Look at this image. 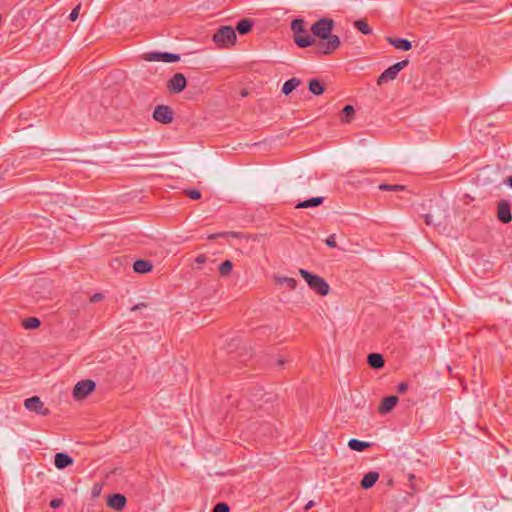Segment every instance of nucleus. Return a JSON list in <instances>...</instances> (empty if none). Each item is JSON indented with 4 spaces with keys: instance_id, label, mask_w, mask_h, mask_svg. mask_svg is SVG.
<instances>
[{
    "instance_id": "1",
    "label": "nucleus",
    "mask_w": 512,
    "mask_h": 512,
    "mask_svg": "<svg viewBox=\"0 0 512 512\" xmlns=\"http://www.w3.org/2000/svg\"><path fill=\"white\" fill-rule=\"evenodd\" d=\"M334 28V21L330 18H321L312 24L310 31L312 36L321 40L317 46L318 50L324 54L329 55L336 51L341 44L340 38L337 35L332 34Z\"/></svg>"
},
{
    "instance_id": "40",
    "label": "nucleus",
    "mask_w": 512,
    "mask_h": 512,
    "mask_svg": "<svg viewBox=\"0 0 512 512\" xmlns=\"http://www.w3.org/2000/svg\"><path fill=\"white\" fill-rule=\"evenodd\" d=\"M224 236V233H215L208 236V239H216L218 237Z\"/></svg>"
},
{
    "instance_id": "34",
    "label": "nucleus",
    "mask_w": 512,
    "mask_h": 512,
    "mask_svg": "<svg viewBox=\"0 0 512 512\" xmlns=\"http://www.w3.org/2000/svg\"><path fill=\"white\" fill-rule=\"evenodd\" d=\"M325 242L329 247L335 248L337 246L335 234L330 235Z\"/></svg>"
},
{
    "instance_id": "36",
    "label": "nucleus",
    "mask_w": 512,
    "mask_h": 512,
    "mask_svg": "<svg viewBox=\"0 0 512 512\" xmlns=\"http://www.w3.org/2000/svg\"><path fill=\"white\" fill-rule=\"evenodd\" d=\"M408 390V384L405 382H401L397 385V392L400 394L405 393Z\"/></svg>"
},
{
    "instance_id": "11",
    "label": "nucleus",
    "mask_w": 512,
    "mask_h": 512,
    "mask_svg": "<svg viewBox=\"0 0 512 512\" xmlns=\"http://www.w3.org/2000/svg\"><path fill=\"white\" fill-rule=\"evenodd\" d=\"M186 84L187 81L185 76L182 73H176L168 81L167 88L173 93H180L185 89Z\"/></svg>"
},
{
    "instance_id": "44",
    "label": "nucleus",
    "mask_w": 512,
    "mask_h": 512,
    "mask_svg": "<svg viewBox=\"0 0 512 512\" xmlns=\"http://www.w3.org/2000/svg\"><path fill=\"white\" fill-rule=\"evenodd\" d=\"M414 479H415V476H414V475H412V474H410V475H409V481H410V482H412Z\"/></svg>"
},
{
    "instance_id": "30",
    "label": "nucleus",
    "mask_w": 512,
    "mask_h": 512,
    "mask_svg": "<svg viewBox=\"0 0 512 512\" xmlns=\"http://www.w3.org/2000/svg\"><path fill=\"white\" fill-rule=\"evenodd\" d=\"M379 189L382 191H402L405 186L398 184H380Z\"/></svg>"
},
{
    "instance_id": "47",
    "label": "nucleus",
    "mask_w": 512,
    "mask_h": 512,
    "mask_svg": "<svg viewBox=\"0 0 512 512\" xmlns=\"http://www.w3.org/2000/svg\"><path fill=\"white\" fill-rule=\"evenodd\" d=\"M97 492H98V489H95V488H94L93 493L96 495V494H97Z\"/></svg>"
},
{
    "instance_id": "29",
    "label": "nucleus",
    "mask_w": 512,
    "mask_h": 512,
    "mask_svg": "<svg viewBox=\"0 0 512 512\" xmlns=\"http://www.w3.org/2000/svg\"><path fill=\"white\" fill-rule=\"evenodd\" d=\"M277 282L279 284H285L287 285L290 289H295L296 286H297V281L296 279L294 278H291V277H278L276 278Z\"/></svg>"
},
{
    "instance_id": "10",
    "label": "nucleus",
    "mask_w": 512,
    "mask_h": 512,
    "mask_svg": "<svg viewBox=\"0 0 512 512\" xmlns=\"http://www.w3.org/2000/svg\"><path fill=\"white\" fill-rule=\"evenodd\" d=\"M497 218L504 224L512 221L511 203L508 200L499 201L497 205Z\"/></svg>"
},
{
    "instance_id": "7",
    "label": "nucleus",
    "mask_w": 512,
    "mask_h": 512,
    "mask_svg": "<svg viewBox=\"0 0 512 512\" xmlns=\"http://www.w3.org/2000/svg\"><path fill=\"white\" fill-rule=\"evenodd\" d=\"M95 389V382L92 380H81L73 389V397L77 400H81L89 395Z\"/></svg>"
},
{
    "instance_id": "20",
    "label": "nucleus",
    "mask_w": 512,
    "mask_h": 512,
    "mask_svg": "<svg viewBox=\"0 0 512 512\" xmlns=\"http://www.w3.org/2000/svg\"><path fill=\"white\" fill-rule=\"evenodd\" d=\"M152 264L147 260H136L133 264V269L136 273L144 274L152 270Z\"/></svg>"
},
{
    "instance_id": "35",
    "label": "nucleus",
    "mask_w": 512,
    "mask_h": 512,
    "mask_svg": "<svg viewBox=\"0 0 512 512\" xmlns=\"http://www.w3.org/2000/svg\"><path fill=\"white\" fill-rule=\"evenodd\" d=\"M63 505V500L60 498H55L50 501V506L54 509L59 508Z\"/></svg>"
},
{
    "instance_id": "4",
    "label": "nucleus",
    "mask_w": 512,
    "mask_h": 512,
    "mask_svg": "<svg viewBox=\"0 0 512 512\" xmlns=\"http://www.w3.org/2000/svg\"><path fill=\"white\" fill-rule=\"evenodd\" d=\"M235 29L231 26H221L214 34L213 41L223 48H229L236 42Z\"/></svg>"
},
{
    "instance_id": "32",
    "label": "nucleus",
    "mask_w": 512,
    "mask_h": 512,
    "mask_svg": "<svg viewBox=\"0 0 512 512\" xmlns=\"http://www.w3.org/2000/svg\"><path fill=\"white\" fill-rule=\"evenodd\" d=\"M184 192H185V194H186L189 198H191V199H193V200H197V199H200V198H201V193H200V191H198V190H195V189H188V190H185Z\"/></svg>"
},
{
    "instance_id": "43",
    "label": "nucleus",
    "mask_w": 512,
    "mask_h": 512,
    "mask_svg": "<svg viewBox=\"0 0 512 512\" xmlns=\"http://www.w3.org/2000/svg\"><path fill=\"white\" fill-rule=\"evenodd\" d=\"M247 95H248L247 90L244 89V90L241 91V96L242 97H246Z\"/></svg>"
},
{
    "instance_id": "6",
    "label": "nucleus",
    "mask_w": 512,
    "mask_h": 512,
    "mask_svg": "<svg viewBox=\"0 0 512 512\" xmlns=\"http://www.w3.org/2000/svg\"><path fill=\"white\" fill-rule=\"evenodd\" d=\"M143 59L149 62L173 63L180 60V55L169 52H149L143 55Z\"/></svg>"
},
{
    "instance_id": "23",
    "label": "nucleus",
    "mask_w": 512,
    "mask_h": 512,
    "mask_svg": "<svg viewBox=\"0 0 512 512\" xmlns=\"http://www.w3.org/2000/svg\"><path fill=\"white\" fill-rule=\"evenodd\" d=\"M308 88L314 95H321L325 90L323 84L318 79H311Z\"/></svg>"
},
{
    "instance_id": "15",
    "label": "nucleus",
    "mask_w": 512,
    "mask_h": 512,
    "mask_svg": "<svg viewBox=\"0 0 512 512\" xmlns=\"http://www.w3.org/2000/svg\"><path fill=\"white\" fill-rule=\"evenodd\" d=\"M379 479V473L376 471H370L364 475L361 480V487L363 489H369L375 485Z\"/></svg>"
},
{
    "instance_id": "16",
    "label": "nucleus",
    "mask_w": 512,
    "mask_h": 512,
    "mask_svg": "<svg viewBox=\"0 0 512 512\" xmlns=\"http://www.w3.org/2000/svg\"><path fill=\"white\" fill-rule=\"evenodd\" d=\"M367 363L371 368L381 369L384 366V358L379 353H370L367 357Z\"/></svg>"
},
{
    "instance_id": "26",
    "label": "nucleus",
    "mask_w": 512,
    "mask_h": 512,
    "mask_svg": "<svg viewBox=\"0 0 512 512\" xmlns=\"http://www.w3.org/2000/svg\"><path fill=\"white\" fill-rule=\"evenodd\" d=\"M354 27L365 35H368L372 32V29L369 27L366 20L361 19V20L355 21Z\"/></svg>"
},
{
    "instance_id": "14",
    "label": "nucleus",
    "mask_w": 512,
    "mask_h": 512,
    "mask_svg": "<svg viewBox=\"0 0 512 512\" xmlns=\"http://www.w3.org/2000/svg\"><path fill=\"white\" fill-rule=\"evenodd\" d=\"M398 401H399L398 397L394 396V395L385 397L382 400V403H381V405L379 407V412L381 414H386V413L390 412L396 406Z\"/></svg>"
},
{
    "instance_id": "41",
    "label": "nucleus",
    "mask_w": 512,
    "mask_h": 512,
    "mask_svg": "<svg viewBox=\"0 0 512 512\" xmlns=\"http://www.w3.org/2000/svg\"><path fill=\"white\" fill-rule=\"evenodd\" d=\"M314 505H315L314 501H312V500H311V501H309V502L305 505L304 509H305L306 511H307V510H310Z\"/></svg>"
},
{
    "instance_id": "39",
    "label": "nucleus",
    "mask_w": 512,
    "mask_h": 512,
    "mask_svg": "<svg viewBox=\"0 0 512 512\" xmlns=\"http://www.w3.org/2000/svg\"><path fill=\"white\" fill-rule=\"evenodd\" d=\"M102 294L100 293H96L94 294L92 297H91V301L92 302H97V301H100L102 299Z\"/></svg>"
},
{
    "instance_id": "13",
    "label": "nucleus",
    "mask_w": 512,
    "mask_h": 512,
    "mask_svg": "<svg viewBox=\"0 0 512 512\" xmlns=\"http://www.w3.org/2000/svg\"><path fill=\"white\" fill-rule=\"evenodd\" d=\"M73 463V458L66 453H56L54 457V465L57 469L62 470Z\"/></svg>"
},
{
    "instance_id": "27",
    "label": "nucleus",
    "mask_w": 512,
    "mask_h": 512,
    "mask_svg": "<svg viewBox=\"0 0 512 512\" xmlns=\"http://www.w3.org/2000/svg\"><path fill=\"white\" fill-rule=\"evenodd\" d=\"M22 326L28 330L36 329L40 326V320L36 317H29L23 320Z\"/></svg>"
},
{
    "instance_id": "38",
    "label": "nucleus",
    "mask_w": 512,
    "mask_h": 512,
    "mask_svg": "<svg viewBox=\"0 0 512 512\" xmlns=\"http://www.w3.org/2000/svg\"><path fill=\"white\" fill-rule=\"evenodd\" d=\"M147 305L145 303H138L136 305H134L132 308H131V311H136V310H140L142 308H146Z\"/></svg>"
},
{
    "instance_id": "2",
    "label": "nucleus",
    "mask_w": 512,
    "mask_h": 512,
    "mask_svg": "<svg viewBox=\"0 0 512 512\" xmlns=\"http://www.w3.org/2000/svg\"><path fill=\"white\" fill-rule=\"evenodd\" d=\"M291 30L295 44L300 48H307L316 43L315 38L309 34L306 22L303 19H294L291 22Z\"/></svg>"
},
{
    "instance_id": "42",
    "label": "nucleus",
    "mask_w": 512,
    "mask_h": 512,
    "mask_svg": "<svg viewBox=\"0 0 512 512\" xmlns=\"http://www.w3.org/2000/svg\"><path fill=\"white\" fill-rule=\"evenodd\" d=\"M506 183L512 187V176L507 178Z\"/></svg>"
},
{
    "instance_id": "8",
    "label": "nucleus",
    "mask_w": 512,
    "mask_h": 512,
    "mask_svg": "<svg viewBox=\"0 0 512 512\" xmlns=\"http://www.w3.org/2000/svg\"><path fill=\"white\" fill-rule=\"evenodd\" d=\"M153 118L162 124H169L173 121V110L167 105H158L154 109Z\"/></svg>"
},
{
    "instance_id": "17",
    "label": "nucleus",
    "mask_w": 512,
    "mask_h": 512,
    "mask_svg": "<svg viewBox=\"0 0 512 512\" xmlns=\"http://www.w3.org/2000/svg\"><path fill=\"white\" fill-rule=\"evenodd\" d=\"M254 25V21L249 18H244L240 20L237 25L235 31L237 30L240 35H245L249 33Z\"/></svg>"
},
{
    "instance_id": "9",
    "label": "nucleus",
    "mask_w": 512,
    "mask_h": 512,
    "mask_svg": "<svg viewBox=\"0 0 512 512\" xmlns=\"http://www.w3.org/2000/svg\"><path fill=\"white\" fill-rule=\"evenodd\" d=\"M24 406L29 411L35 412L39 415L46 416L50 413L48 408L44 407L43 402L38 396H33L24 401Z\"/></svg>"
},
{
    "instance_id": "3",
    "label": "nucleus",
    "mask_w": 512,
    "mask_h": 512,
    "mask_svg": "<svg viewBox=\"0 0 512 512\" xmlns=\"http://www.w3.org/2000/svg\"><path fill=\"white\" fill-rule=\"evenodd\" d=\"M299 273L305 279L309 288L315 291L317 294L325 296L329 293L330 287L322 277L312 274L305 269H300Z\"/></svg>"
},
{
    "instance_id": "5",
    "label": "nucleus",
    "mask_w": 512,
    "mask_h": 512,
    "mask_svg": "<svg viewBox=\"0 0 512 512\" xmlns=\"http://www.w3.org/2000/svg\"><path fill=\"white\" fill-rule=\"evenodd\" d=\"M409 64V60L405 59L393 64L384 70L377 79V84L382 85L390 80L396 79L399 72Z\"/></svg>"
},
{
    "instance_id": "18",
    "label": "nucleus",
    "mask_w": 512,
    "mask_h": 512,
    "mask_svg": "<svg viewBox=\"0 0 512 512\" xmlns=\"http://www.w3.org/2000/svg\"><path fill=\"white\" fill-rule=\"evenodd\" d=\"M389 43L396 49L408 51L411 49L412 44L409 40L403 38H389Z\"/></svg>"
},
{
    "instance_id": "31",
    "label": "nucleus",
    "mask_w": 512,
    "mask_h": 512,
    "mask_svg": "<svg viewBox=\"0 0 512 512\" xmlns=\"http://www.w3.org/2000/svg\"><path fill=\"white\" fill-rule=\"evenodd\" d=\"M230 508L227 503L225 502H219L217 503L212 512H229Z\"/></svg>"
},
{
    "instance_id": "24",
    "label": "nucleus",
    "mask_w": 512,
    "mask_h": 512,
    "mask_svg": "<svg viewBox=\"0 0 512 512\" xmlns=\"http://www.w3.org/2000/svg\"><path fill=\"white\" fill-rule=\"evenodd\" d=\"M424 221L426 225L430 226L433 225L435 227H440L443 223L441 217L435 216L433 213H427L424 215Z\"/></svg>"
},
{
    "instance_id": "22",
    "label": "nucleus",
    "mask_w": 512,
    "mask_h": 512,
    "mask_svg": "<svg viewBox=\"0 0 512 512\" xmlns=\"http://www.w3.org/2000/svg\"><path fill=\"white\" fill-rule=\"evenodd\" d=\"M301 81L298 78H291L287 80L282 86V93L289 95L294 89L300 85Z\"/></svg>"
},
{
    "instance_id": "19",
    "label": "nucleus",
    "mask_w": 512,
    "mask_h": 512,
    "mask_svg": "<svg viewBox=\"0 0 512 512\" xmlns=\"http://www.w3.org/2000/svg\"><path fill=\"white\" fill-rule=\"evenodd\" d=\"M324 201V197L318 196V197H312L310 199L304 200L302 202H299L295 208L301 209V208H311V207H317L321 205Z\"/></svg>"
},
{
    "instance_id": "25",
    "label": "nucleus",
    "mask_w": 512,
    "mask_h": 512,
    "mask_svg": "<svg viewBox=\"0 0 512 512\" xmlns=\"http://www.w3.org/2000/svg\"><path fill=\"white\" fill-rule=\"evenodd\" d=\"M355 114V109L352 105H346L342 109V122L349 123Z\"/></svg>"
},
{
    "instance_id": "21",
    "label": "nucleus",
    "mask_w": 512,
    "mask_h": 512,
    "mask_svg": "<svg viewBox=\"0 0 512 512\" xmlns=\"http://www.w3.org/2000/svg\"><path fill=\"white\" fill-rule=\"evenodd\" d=\"M370 443L369 442H365V441H361V440H358V439H350L349 442H348V447L351 449V450H354V451H357V452H362L364 451L366 448L370 447Z\"/></svg>"
},
{
    "instance_id": "28",
    "label": "nucleus",
    "mask_w": 512,
    "mask_h": 512,
    "mask_svg": "<svg viewBox=\"0 0 512 512\" xmlns=\"http://www.w3.org/2000/svg\"><path fill=\"white\" fill-rule=\"evenodd\" d=\"M232 268H233L232 262L230 260H225L219 266V273L222 276H227L231 272Z\"/></svg>"
},
{
    "instance_id": "12",
    "label": "nucleus",
    "mask_w": 512,
    "mask_h": 512,
    "mask_svg": "<svg viewBox=\"0 0 512 512\" xmlns=\"http://www.w3.org/2000/svg\"><path fill=\"white\" fill-rule=\"evenodd\" d=\"M126 502V497L117 493L109 496L107 505L114 510L121 511L124 509Z\"/></svg>"
},
{
    "instance_id": "45",
    "label": "nucleus",
    "mask_w": 512,
    "mask_h": 512,
    "mask_svg": "<svg viewBox=\"0 0 512 512\" xmlns=\"http://www.w3.org/2000/svg\"><path fill=\"white\" fill-rule=\"evenodd\" d=\"M284 364V360L280 359L279 360V365L282 366Z\"/></svg>"
},
{
    "instance_id": "33",
    "label": "nucleus",
    "mask_w": 512,
    "mask_h": 512,
    "mask_svg": "<svg viewBox=\"0 0 512 512\" xmlns=\"http://www.w3.org/2000/svg\"><path fill=\"white\" fill-rule=\"evenodd\" d=\"M79 11H80V5L76 6L70 13L69 15V19L71 21H75L77 18H78V15H79Z\"/></svg>"
},
{
    "instance_id": "37",
    "label": "nucleus",
    "mask_w": 512,
    "mask_h": 512,
    "mask_svg": "<svg viewBox=\"0 0 512 512\" xmlns=\"http://www.w3.org/2000/svg\"><path fill=\"white\" fill-rule=\"evenodd\" d=\"M195 262L199 265L204 264L206 262V256L203 254L198 255L195 259Z\"/></svg>"
},
{
    "instance_id": "46",
    "label": "nucleus",
    "mask_w": 512,
    "mask_h": 512,
    "mask_svg": "<svg viewBox=\"0 0 512 512\" xmlns=\"http://www.w3.org/2000/svg\"><path fill=\"white\" fill-rule=\"evenodd\" d=\"M97 492H98V489H95V488H94L93 493L96 495V494H97Z\"/></svg>"
}]
</instances>
